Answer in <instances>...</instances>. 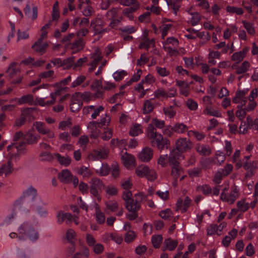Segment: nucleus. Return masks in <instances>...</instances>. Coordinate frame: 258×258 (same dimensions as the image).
<instances>
[{
    "label": "nucleus",
    "mask_w": 258,
    "mask_h": 258,
    "mask_svg": "<svg viewBox=\"0 0 258 258\" xmlns=\"http://www.w3.org/2000/svg\"><path fill=\"white\" fill-rule=\"evenodd\" d=\"M25 143H21L19 145L12 144L7 147L8 154L6 155L7 163L3 164L0 168V176L3 174L7 176L14 170L13 162L19 160V155L24 154Z\"/></svg>",
    "instance_id": "nucleus-1"
},
{
    "label": "nucleus",
    "mask_w": 258,
    "mask_h": 258,
    "mask_svg": "<svg viewBox=\"0 0 258 258\" xmlns=\"http://www.w3.org/2000/svg\"><path fill=\"white\" fill-rule=\"evenodd\" d=\"M17 231L24 237V241L27 238L32 242L37 241L39 237L37 226L33 222L27 221L22 223Z\"/></svg>",
    "instance_id": "nucleus-2"
},
{
    "label": "nucleus",
    "mask_w": 258,
    "mask_h": 258,
    "mask_svg": "<svg viewBox=\"0 0 258 258\" xmlns=\"http://www.w3.org/2000/svg\"><path fill=\"white\" fill-rule=\"evenodd\" d=\"M36 202H40L42 205H46V203L43 202L40 197L37 196L36 189L30 186L23 191L21 197L16 201V204L19 206L26 205L30 207L34 206V203Z\"/></svg>",
    "instance_id": "nucleus-3"
},
{
    "label": "nucleus",
    "mask_w": 258,
    "mask_h": 258,
    "mask_svg": "<svg viewBox=\"0 0 258 258\" xmlns=\"http://www.w3.org/2000/svg\"><path fill=\"white\" fill-rule=\"evenodd\" d=\"M147 137L152 140L153 146H156L158 149L162 150L168 148L170 142L168 139L164 138L163 136L157 132L156 128L151 125H148L147 130Z\"/></svg>",
    "instance_id": "nucleus-4"
},
{
    "label": "nucleus",
    "mask_w": 258,
    "mask_h": 258,
    "mask_svg": "<svg viewBox=\"0 0 258 258\" xmlns=\"http://www.w3.org/2000/svg\"><path fill=\"white\" fill-rule=\"evenodd\" d=\"M135 199L131 200L127 203H124L126 209L129 212H138L141 208V203L146 202L147 196L142 192L136 194L134 195Z\"/></svg>",
    "instance_id": "nucleus-5"
},
{
    "label": "nucleus",
    "mask_w": 258,
    "mask_h": 258,
    "mask_svg": "<svg viewBox=\"0 0 258 258\" xmlns=\"http://www.w3.org/2000/svg\"><path fill=\"white\" fill-rule=\"evenodd\" d=\"M89 189L91 195L96 198L98 201L101 200L100 191L104 186L103 182L97 177H93L89 182Z\"/></svg>",
    "instance_id": "nucleus-6"
},
{
    "label": "nucleus",
    "mask_w": 258,
    "mask_h": 258,
    "mask_svg": "<svg viewBox=\"0 0 258 258\" xmlns=\"http://www.w3.org/2000/svg\"><path fill=\"white\" fill-rule=\"evenodd\" d=\"M178 44L177 39L174 37H168L163 42V49L170 56H176L179 53L177 49Z\"/></svg>",
    "instance_id": "nucleus-7"
},
{
    "label": "nucleus",
    "mask_w": 258,
    "mask_h": 258,
    "mask_svg": "<svg viewBox=\"0 0 258 258\" xmlns=\"http://www.w3.org/2000/svg\"><path fill=\"white\" fill-rule=\"evenodd\" d=\"M136 173L139 177H146L150 181L154 180L157 178V174L155 170L144 165L138 166L136 169Z\"/></svg>",
    "instance_id": "nucleus-8"
},
{
    "label": "nucleus",
    "mask_w": 258,
    "mask_h": 258,
    "mask_svg": "<svg viewBox=\"0 0 258 258\" xmlns=\"http://www.w3.org/2000/svg\"><path fill=\"white\" fill-rule=\"evenodd\" d=\"M227 189V187H225L223 189L220 196V199L223 202H227L229 204H233L239 197V190L236 187L233 186L231 188L230 192L227 194L226 191Z\"/></svg>",
    "instance_id": "nucleus-9"
},
{
    "label": "nucleus",
    "mask_w": 258,
    "mask_h": 258,
    "mask_svg": "<svg viewBox=\"0 0 258 258\" xmlns=\"http://www.w3.org/2000/svg\"><path fill=\"white\" fill-rule=\"evenodd\" d=\"M249 91L248 89L243 90H238L236 92L235 97L233 98V102L238 104V108H242L245 106L247 103L248 98L246 95Z\"/></svg>",
    "instance_id": "nucleus-10"
},
{
    "label": "nucleus",
    "mask_w": 258,
    "mask_h": 258,
    "mask_svg": "<svg viewBox=\"0 0 258 258\" xmlns=\"http://www.w3.org/2000/svg\"><path fill=\"white\" fill-rule=\"evenodd\" d=\"M192 146V142L185 138H180L175 142V149L182 154L190 150Z\"/></svg>",
    "instance_id": "nucleus-11"
},
{
    "label": "nucleus",
    "mask_w": 258,
    "mask_h": 258,
    "mask_svg": "<svg viewBox=\"0 0 258 258\" xmlns=\"http://www.w3.org/2000/svg\"><path fill=\"white\" fill-rule=\"evenodd\" d=\"M108 149L107 148L102 147L93 151L89 155L88 158L92 161L105 159L108 157Z\"/></svg>",
    "instance_id": "nucleus-12"
},
{
    "label": "nucleus",
    "mask_w": 258,
    "mask_h": 258,
    "mask_svg": "<svg viewBox=\"0 0 258 258\" xmlns=\"http://www.w3.org/2000/svg\"><path fill=\"white\" fill-rule=\"evenodd\" d=\"M149 31H144L143 34L140 38V44L139 48L140 49H145L148 50L149 48L154 46L155 41L153 38L150 39L148 37Z\"/></svg>",
    "instance_id": "nucleus-13"
},
{
    "label": "nucleus",
    "mask_w": 258,
    "mask_h": 258,
    "mask_svg": "<svg viewBox=\"0 0 258 258\" xmlns=\"http://www.w3.org/2000/svg\"><path fill=\"white\" fill-rule=\"evenodd\" d=\"M104 109L102 106L96 107L94 105H89L85 106L83 108V111L84 114L88 115L91 114L92 119H96Z\"/></svg>",
    "instance_id": "nucleus-14"
},
{
    "label": "nucleus",
    "mask_w": 258,
    "mask_h": 258,
    "mask_svg": "<svg viewBox=\"0 0 258 258\" xmlns=\"http://www.w3.org/2000/svg\"><path fill=\"white\" fill-rule=\"evenodd\" d=\"M34 126L39 134L47 135L48 139H53L54 137V133L53 131L47 127L45 123L37 121L35 122Z\"/></svg>",
    "instance_id": "nucleus-15"
},
{
    "label": "nucleus",
    "mask_w": 258,
    "mask_h": 258,
    "mask_svg": "<svg viewBox=\"0 0 258 258\" xmlns=\"http://www.w3.org/2000/svg\"><path fill=\"white\" fill-rule=\"evenodd\" d=\"M243 168L247 171L245 177H250L254 174L258 167V161L253 160L251 162L246 161L243 164Z\"/></svg>",
    "instance_id": "nucleus-16"
},
{
    "label": "nucleus",
    "mask_w": 258,
    "mask_h": 258,
    "mask_svg": "<svg viewBox=\"0 0 258 258\" xmlns=\"http://www.w3.org/2000/svg\"><path fill=\"white\" fill-rule=\"evenodd\" d=\"M191 200L188 197H185L184 200L179 199L176 203V210L182 213L186 212L191 205Z\"/></svg>",
    "instance_id": "nucleus-17"
},
{
    "label": "nucleus",
    "mask_w": 258,
    "mask_h": 258,
    "mask_svg": "<svg viewBox=\"0 0 258 258\" xmlns=\"http://www.w3.org/2000/svg\"><path fill=\"white\" fill-rule=\"evenodd\" d=\"M121 160L124 166L128 169L133 168L136 165L135 158L126 152L122 154Z\"/></svg>",
    "instance_id": "nucleus-18"
},
{
    "label": "nucleus",
    "mask_w": 258,
    "mask_h": 258,
    "mask_svg": "<svg viewBox=\"0 0 258 258\" xmlns=\"http://www.w3.org/2000/svg\"><path fill=\"white\" fill-rule=\"evenodd\" d=\"M168 161L171 165L179 164L178 160L180 158L184 159V156L177 149L175 148L172 149L169 155Z\"/></svg>",
    "instance_id": "nucleus-19"
},
{
    "label": "nucleus",
    "mask_w": 258,
    "mask_h": 258,
    "mask_svg": "<svg viewBox=\"0 0 258 258\" xmlns=\"http://www.w3.org/2000/svg\"><path fill=\"white\" fill-rule=\"evenodd\" d=\"M34 101L33 96L31 94H27L21 96L20 98H15L11 100V103H16V104L21 105L24 104L31 105Z\"/></svg>",
    "instance_id": "nucleus-20"
},
{
    "label": "nucleus",
    "mask_w": 258,
    "mask_h": 258,
    "mask_svg": "<svg viewBox=\"0 0 258 258\" xmlns=\"http://www.w3.org/2000/svg\"><path fill=\"white\" fill-rule=\"evenodd\" d=\"M56 222L59 224H61L66 220V223L71 222L73 219V216L71 213H65L61 210L57 212L56 215Z\"/></svg>",
    "instance_id": "nucleus-21"
},
{
    "label": "nucleus",
    "mask_w": 258,
    "mask_h": 258,
    "mask_svg": "<svg viewBox=\"0 0 258 258\" xmlns=\"http://www.w3.org/2000/svg\"><path fill=\"white\" fill-rule=\"evenodd\" d=\"M153 151L149 147L144 148L138 154L139 159L144 162L149 161L153 157Z\"/></svg>",
    "instance_id": "nucleus-22"
},
{
    "label": "nucleus",
    "mask_w": 258,
    "mask_h": 258,
    "mask_svg": "<svg viewBox=\"0 0 258 258\" xmlns=\"http://www.w3.org/2000/svg\"><path fill=\"white\" fill-rule=\"evenodd\" d=\"M94 24V30L95 31V35H100L102 33L108 32L107 29H102L100 28V26H104L105 23L103 21L101 18H97L95 20H92L91 25Z\"/></svg>",
    "instance_id": "nucleus-23"
},
{
    "label": "nucleus",
    "mask_w": 258,
    "mask_h": 258,
    "mask_svg": "<svg viewBox=\"0 0 258 258\" xmlns=\"http://www.w3.org/2000/svg\"><path fill=\"white\" fill-rule=\"evenodd\" d=\"M249 51V48L245 47L239 51L234 52L231 57V60L233 61H236V63H238L241 62L243 58L246 56V53Z\"/></svg>",
    "instance_id": "nucleus-24"
},
{
    "label": "nucleus",
    "mask_w": 258,
    "mask_h": 258,
    "mask_svg": "<svg viewBox=\"0 0 258 258\" xmlns=\"http://www.w3.org/2000/svg\"><path fill=\"white\" fill-rule=\"evenodd\" d=\"M98 123L95 121H92L89 122L87 125L88 130L90 133V137L96 139L101 134L100 131L98 128Z\"/></svg>",
    "instance_id": "nucleus-25"
},
{
    "label": "nucleus",
    "mask_w": 258,
    "mask_h": 258,
    "mask_svg": "<svg viewBox=\"0 0 258 258\" xmlns=\"http://www.w3.org/2000/svg\"><path fill=\"white\" fill-rule=\"evenodd\" d=\"M40 136L32 132H28L27 133L25 136V140L26 141V143L25 141H23L20 142L19 145L21 143H25L24 146V153L25 152V147L26 144H36L38 140L40 139Z\"/></svg>",
    "instance_id": "nucleus-26"
},
{
    "label": "nucleus",
    "mask_w": 258,
    "mask_h": 258,
    "mask_svg": "<svg viewBox=\"0 0 258 258\" xmlns=\"http://www.w3.org/2000/svg\"><path fill=\"white\" fill-rule=\"evenodd\" d=\"M178 243L177 240H172L171 238H167L165 239L163 243V245L162 247V250L163 251L168 250L169 251H173L176 247Z\"/></svg>",
    "instance_id": "nucleus-27"
},
{
    "label": "nucleus",
    "mask_w": 258,
    "mask_h": 258,
    "mask_svg": "<svg viewBox=\"0 0 258 258\" xmlns=\"http://www.w3.org/2000/svg\"><path fill=\"white\" fill-rule=\"evenodd\" d=\"M250 67L249 62L245 60L239 66H237V63H234L232 64L231 68L233 70L236 69V73L239 75L246 73L249 70Z\"/></svg>",
    "instance_id": "nucleus-28"
},
{
    "label": "nucleus",
    "mask_w": 258,
    "mask_h": 258,
    "mask_svg": "<svg viewBox=\"0 0 258 258\" xmlns=\"http://www.w3.org/2000/svg\"><path fill=\"white\" fill-rule=\"evenodd\" d=\"M34 206H30V207H33L35 208L37 213L42 217H46L48 215V211L46 208V206L41 204L40 202H36L34 203Z\"/></svg>",
    "instance_id": "nucleus-29"
},
{
    "label": "nucleus",
    "mask_w": 258,
    "mask_h": 258,
    "mask_svg": "<svg viewBox=\"0 0 258 258\" xmlns=\"http://www.w3.org/2000/svg\"><path fill=\"white\" fill-rule=\"evenodd\" d=\"M75 93L72 98V101L70 104V109L72 112H75L78 111L81 108L83 103L81 100L77 99Z\"/></svg>",
    "instance_id": "nucleus-30"
},
{
    "label": "nucleus",
    "mask_w": 258,
    "mask_h": 258,
    "mask_svg": "<svg viewBox=\"0 0 258 258\" xmlns=\"http://www.w3.org/2000/svg\"><path fill=\"white\" fill-rule=\"evenodd\" d=\"M85 45L84 40L82 38H78L73 42L70 44L69 47L74 52H78L83 49Z\"/></svg>",
    "instance_id": "nucleus-31"
},
{
    "label": "nucleus",
    "mask_w": 258,
    "mask_h": 258,
    "mask_svg": "<svg viewBox=\"0 0 258 258\" xmlns=\"http://www.w3.org/2000/svg\"><path fill=\"white\" fill-rule=\"evenodd\" d=\"M48 47V44L46 42H43L41 40H38L32 46V48L36 52L43 54L46 48Z\"/></svg>",
    "instance_id": "nucleus-32"
},
{
    "label": "nucleus",
    "mask_w": 258,
    "mask_h": 258,
    "mask_svg": "<svg viewBox=\"0 0 258 258\" xmlns=\"http://www.w3.org/2000/svg\"><path fill=\"white\" fill-rule=\"evenodd\" d=\"M111 117L110 116L107 114L105 113L104 114H102L100 119L98 121H96V123H98V126L99 128H103L107 127L110 125V123L111 122Z\"/></svg>",
    "instance_id": "nucleus-33"
},
{
    "label": "nucleus",
    "mask_w": 258,
    "mask_h": 258,
    "mask_svg": "<svg viewBox=\"0 0 258 258\" xmlns=\"http://www.w3.org/2000/svg\"><path fill=\"white\" fill-rule=\"evenodd\" d=\"M195 149L200 154L203 156H209L211 153V148L208 145L197 144Z\"/></svg>",
    "instance_id": "nucleus-34"
},
{
    "label": "nucleus",
    "mask_w": 258,
    "mask_h": 258,
    "mask_svg": "<svg viewBox=\"0 0 258 258\" xmlns=\"http://www.w3.org/2000/svg\"><path fill=\"white\" fill-rule=\"evenodd\" d=\"M58 178L60 181L68 183L72 180L73 175L68 169H64L59 174Z\"/></svg>",
    "instance_id": "nucleus-35"
},
{
    "label": "nucleus",
    "mask_w": 258,
    "mask_h": 258,
    "mask_svg": "<svg viewBox=\"0 0 258 258\" xmlns=\"http://www.w3.org/2000/svg\"><path fill=\"white\" fill-rule=\"evenodd\" d=\"M203 113L217 117H222L221 112L219 110L214 109L212 105L209 106H206L203 110Z\"/></svg>",
    "instance_id": "nucleus-36"
},
{
    "label": "nucleus",
    "mask_w": 258,
    "mask_h": 258,
    "mask_svg": "<svg viewBox=\"0 0 258 258\" xmlns=\"http://www.w3.org/2000/svg\"><path fill=\"white\" fill-rule=\"evenodd\" d=\"M173 129L174 133L179 134H183L187 133L188 127L182 122H176L173 125Z\"/></svg>",
    "instance_id": "nucleus-37"
},
{
    "label": "nucleus",
    "mask_w": 258,
    "mask_h": 258,
    "mask_svg": "<svg viewBox=\"0 0 258 258\" xmlns=\"http://www.w3.org/2000/svg\"><path fill=\"white\" fill-rule=\"evenodd\" d=\"M54 156L60 164L65 167L69 166L71 163L72 159L69 156H62L59 153H55Z\"/></svg>",
    "instance_id": "nucleus-38"
},
{
    "label": "nucleus",
    "mask_w": 258,
    "mask_h": 258,
    "mask_svg": "<svg viewBox=\"0 0 258 258\" xmlns=\"http://www.w3.org/2000/svg\"><path fill=\"white\" fill-rule=\"evenodd\" d=\"M143 132V127L140 124L134 123L130 127L129 134L131 136L136 137Z\"/></svg>",
    "instance_id": "nucleus-39"
},
{
    "label": "nucleus",
    "mask_w": 258,
    "mask_h": 258,
    "mask_svg": "<svg viewBox=\"0 0 258 258\" xmlns=\"http://www.w3.org/2000/svg\"><path fill=\"white\" fill-rule=\"evenodd\" d=\"M171 175L174 179H177L183 173V169L179 164L172 165Z\"/></svg>",
    "instance_id": "nucleus-40"
},
{
    "label": "nucleus",
    "mask_w": 258,
    "mask_h": 258,
    "mask_svg": "<svg viewBox=\"0 0 258 258\" xmlns=\"http://www.w3.org/2000/svg\"><path fill=\"white\" fill-rule=\"evenodd\" d=\"M242 23L247 33L250 35H254L255 34V30L254 24L245 20L242 21Z\"/></svg>",
    "instance_id": "nucleus-41"
},
{
    "label": "nucleus",
    "mask_w": 258,
    "mask_h": 258,
    "mask_svg": "<svg viewBox=\"0 0 258 258\" xmlns=\"http://www.w3.org/2000/svg\"><path fill=\"white\" fill-rule=\"evenodd\" d=\"M139 7V4H136L135 5H133L132 7L125 8L123 11V14L131 20L133 17L132 14L135 12Z\"/></svg>",
    "instance_id": "nucleus-42"
},
{
    "label": "nucleus",
    "mask_w": 258,
    "mask_h": 258,
    "mask_svg": "<svg viewBox=\"0 0 258 258\" xmlns=\"http://www.w3.org/2000/svg\"><path fill=\"white\" fill-rule=\"evenodd\" d=\"M163 111L164 114L169 118H173L176 114V111L173 106L164 107Z\"/></svg>",
    "instance_id": "nucleus-43"
},
{
    "label": "nucleus",
    "mask_w": 258,
    "mask_h": 258,
    "mask_svg": "<svg viewBox=\"0 0 258 258\" xmlns=\"http://www.w3.org/2000/svg\"><path fill=\"white\" fill-rule=\"evenodd\" d=\"M226 12L230 14H236L238 15H242L244 13L243 10L241 8L234 6H228L226 8Z\"/></svg>",
    "instance_id": "nucleus-44"
},
{
    "label": "nucleus",
    "mask_w": 258,
    "mask_h": 258,
    "mask_svg": "<svg viewBox=\"0 0 258 258\" xmlns=\"http://www.w3.org/2000/svg\"><path fill=\"white\" fill-rule=\"evenodd\" d=\"M163 237L161 235H154L152 236V243L155 248H158L160 246Z\"/></svg>",
    "instance_id": "nucleus-45"
},
{
    "label": "nucleus",
    "mask_w": 258,
    "mask_h": 258,
    "mask_svg": "<svg viewBox=\"0 0 258 258\" xmlns=\"http://www.w3.org/2000/svg\"><path fill=\"white\" fill-rule=\"evenodd\" d=\"M154 108V105L151 100H147L145 101L143 105V113L144 114H148L152 112Z\"/></svg>",
    "instance_id": "nucleus-46"
},
{
    "label": "nucleus",
    "mask_w": 258,
    "mask_h": 258,
    "mask_svg": "<svg viewBox=\"0 0 258 258\" xmlns=\"http://www.w3.org/2000/svg\"><path fill=\"white\" fill-rule=\"evenodd\" d=\"M78 173L81 175L84 178H88L93 174L92 171L84 166L80 168L78 170Z\"/></svg>",
    "instance_id": "nucleus-47"
},
{
    "label": "nucleus",
    "mask_w": 258,
    "mask_h": 258,
    "mask_svg": "<svg viewBox=\"0 0 258 258\" xmlns=\"http://www.w3.org/2000/svg\"><path fill=\"white\" fill-rule=\"evenodd\" d=\"M86 80V77L84 75H80L72 83L71 87L75 88L82 85Z\"/></svg>",
    "instance_id": "nucleus-48"
},
{
    "label": "nucleus",
    "mask_w": 258,
    "mask_h": 258,
    "mask_svg": "<svg viewBox=\"0 0 258 258\" xmlns=\"http://www.w3.org/2000/svg\"><path fill=\"white\" fill-rule=\"evenodd\" d=\"M76 97H78V98H81L84 101L86 102H89L90 100H92L93 98V94L90 92H85L83 93L81 92H76L75 93Z\"/></svg>",
    "instance_id": "nucleus-49"
},
{
    "label": "nucleus",
    "mask_w": 258,
    "mask_h": 258,
    "mask_svg": "<svg viewBox=\"0 0 258 258\" xmlns=\"http://www.w3.org/2000/svg\"><path fill=\"white\" fill-rule=\"evenodd\" d=\"M104 131L101 136V138L104 141H108L111 138L113 135V130L109 127H103Z\"/></svg>",
    "instance_id": "nucleus-50"
},
{
    "label": "nucleus",
    "mask_w": 258,
    "mask_h": 258,
    "mask_svg": "<svg viewBox=\"0 0 258 258\" xmlns=\"http://www.w3.org/2000/svg\"><path fill=\"white\" fill-rule=\"evenodd\" d=\"M172 27L173 25L171 24H163L160 27V29L161 31V37L163 39L167 36L168 32Z\"/></svg>",
    "instance_id": "nucleus-51"
},
{
    "label": "nucleus",
    "mask_w": 258,
    "mask_h": 258,
    "mask_svg": "<svg viewBox=\"0 0 258 258\" xmlns=\"http://www.w3.org/2000/svg\"><path fill=\"white\" fill-rule=\"evenodd\" d=\"M199 192H202L206 196H209L212 192V188L208 184L199 185L197 188Z\"/></svg>",
    "instance_id": "nucleus-52"
},
{
    "label": "nucleus",
    "mask_w": 258,
    "mask_h": 258,
    "mask_svg": "<svg viewBox=\"0 0 258 258\" xmlns=\"http://www.w3.org/2000/svg\"><path fill=\"white\" fill-rule=\"evenodd\" d=\"M225 158H226L224 153L218 151L216 152V157L214 160V163L220 165L224 162Z\"/></svg>",
    "instance_id": "nucleus-53"
},
{
    "label": "nucleus",
    "mask_w": 258,
    "mask_h": 258,
    "mask_svg": "<svg viewBox=\"0 0 258 258\" xmlns=\"http://www.w3.org/2000/svg\"><path fill=\"white\" fill-rule=\"evenodd\" d=\"M105 205L107 210L111 212H116L118 208V204L115 201H108Z\"/></svg>",
    "instance_id": "nucleus-54"
},
{
    "label": "nucleus",
    "mask_w": 258,
    "mask_h": 258,
    "mask_svg": "<svg viewBox=\"0 0 258 258\" xmlns=\"http://www.w3.org/2000/svg\"><path fill=\"white\" fill-rule=\"evenodd\" d=\"M54 157V154L52 155L48 152H42L39 155V160L42 161H51Z\"/></svg>",
    "instance_id": "nucleus-55"
},
{
    "label": "nucleus",
    "mask_w": 258,
    "mask_h": 258,
    "mask_svg": "<svg viewBox=\"0 0 258 258\" xmlns=\"http://www.w3.org/2000/svg\"><path fill=\"white\" fill-rule=\"evenodd\" d=\"M91 57L93 58L92 61L94 63L97 64L102 59V56L99 49H96L94 52L91 54Z\"/></svg>",
    "instance_id": "nucleus-56"
},
{
    "label": "nucleus",
    "mask_w": 258,
    "mask_h": 258,
    "mask_svg": "<svg viewBox=\"0 0 258 258\" xmlns=\"http://www.w3.org/2000/svg\"><path fill=\"white\" fill-rule=\"evenodd\" d=\"M187 136L190 138L194 137L199 141L202 140L205 138V135L202 133L191 130L187 132Z\"/></svg>",
    "instance_id": "nucleus-57"
},
{
    "label": "nucleus",
    "mask_w": 258,
    "mask_h": 258,
    "mask_svg": "<svg viewBox=\"0 0 258 258\" xmlns=\"http://www.w3.org/2000/svg\"><path fill=\"white\" fill-rule=\"evenodd\" d=\"M165 121L157 119L156 118H154L152 120V123L149 124V125H151L153 127L155 128L157 127L158 128L161 129L164 127L165 126Z\"/></svg>",
    "instance_id": "nucleus-58"
},
{
    "label": "nucleus",
    "mask_w": 258,
    "mask_h": 258,
    "mask_svg": "<svg viewBox=\"0 0 258 258\" xmlns=\"http://www.w3.org/2000/svg\"><path fill=\"white\" fill-rule=\"evenodd\" d=\"M249 204L245 202V200H241L237 203V207L239 211L244 212L249 208Z\"/></svg>",
    "instance_id": "nucleus-59"
},
{
    "label": "nucleus",
    "mask_w": 258,
    "mask_h": 258,
    "mask_svg": "<svg viewBox=\"0 0 258 258\" xmlns=\"http://www.w3.org/2000/svg\"><path fill=\"white\" fill-rule=\"evenodd\" d=\"M110 238L117 244H120L122 243L123 238L121 235L117 233H110L106 235Z\"/></svg>",
    "instance_id": "nucleus-60"
},
{
    "label": "nucleus",
    "mask_w": 258,
    "mask_h": 258,
    "mask_svg": "<svg viewBox=\"0 0 258 258\" xmlns=\"http://www.w3.org/2000/svg\"><path fill=\"white\" fill-rule=\"evenodd\" d=\"M136 236L137 234L134 231H128L124 235V241L126 243H130L135 239Z\"/></svg>",
    "instance_id": "nucleus-61"
},
{
    "label": "nucleus",
    "mask_w": 258,
    "mask_h": 258,
    "mask_svg": "<svg viewBox=\"0 0 258 258\" xmlns=\"http://www.w3.org/2000/svg\"><path fill=\"white\" fill-rule=\"evenodd\" d=\"M207 232L208 235H213L215 234H217L218 235H221V233L218 232L217 225L215 224H211L208 226L207 228Z\"/></svg>",
    "instance_id": "nucleus-62"
},
{
    "label": "nucleus",
    "mask_w": 258,
    "mask_h": 258,
    "mask_svg": "<svg viewBox=\"0 0 258 258\" xmlns=\"http://www.w3.org/2000/svg\"><path fill=\"white\" fill-rule=\"evenodd\" d=\"M59 12L58 10V4L56 2L53 5L52 12L51 14L52 21L57 20L59 18Z\"/></svg>",
    "instance_id": "nucleus-63"
},
{
    "label": "nucleus",
    "mask_w": 258,
    "mask_h": 258,
    "mask_svg": "<svg viewBox=\"0 0 258 258\" xmlns=\"http://www.w3.org/2000/svg\"><path fill=\"white\" fill-rule=\"evenodd\" d=\"M156 70L158 74L162 77H167L170 74L169 70L164 67L162 68L157 66L156 67Z\"/></svg>",
    "instance_id": "nucleus-64"
}]
</instances>
